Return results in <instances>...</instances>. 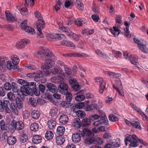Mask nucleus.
Here are the masks:
<instances>
[{"label": "nucleus", "instance_id": "nucleus-1", "mask_svg": "<svg viewBox=\"0 0 148 148\" xmlns=\"http://www.w3.org/2000/svg\"><path fill=\"white\" fill-rule=\"evenodd\" d=\"M34 15L35 17L38 18V21L36 22V28L37 29V35L38 37L42 38L43 37V34L41 30L44 28L45 22L42 19L41 14L38 12H35Z\"/></svg>", "mask_w": 148, "mask_h": 148}, {"label": "nucleus", "instance_id": "nucleus-2", "mask_svg": "<svg viewBox=\"0 0 148 148\" xmlns=\"http://www.w3.org/2000/svg\"><path fill=\"white\" fill-rule=\"evenodd\" d=\"M81 135L82 137H88L84 140L85 144L87 145H90L92 143L94 144L95 137L93 133L90 131L88 129L85 128L83 129L81 132Z\"/></svg>", "mask_w": 148, "mask_h": 148}, {"label": "nucleus", "instance_id": "nucleus-3", "mask_svg": "<svg viewBox=\"0 0 148 148\" xmlns=\"http://www.w3.org/2000/svg\"><path fill=\"white\" fill-rule=\"evenodd\" d=\"M48 58L47 59H43L42 60L45 61V63L42 64L41 67L43 69L48 70L49 68L53 65V62L56 60V57L52 52L48 55Z\"/></svg>", "mask_w": 148, "mask_h": 148}, {"label": "nucleus", "instance_id": "nucleus-4", "mask_svg": "<svg viewBox=\"0 0 148 148\" xmlns=\"http://www.w3.org/2000/svg\"><path fill=\"white\" fill-rule=\"evenodd\" d=\"M142 144L143 143V140H142L138 139L136 136L135 134L132 136L129 135L126 138L125 140V142L126 145H127V142H129L130 143L129 145L130 146L136 147L138 146V141Z\"/></svg>", "mask_w": 148, "mask_h": 148}, {"label": "nucleus", "instance_id": "nucleus-5", "mask_svg": "<svg viewBox=\"0 0 148 148\" xmlns=\"http://www.w3.org/2000/svg\"><path fill=\"white\" fill-rule=\"evenodd\" d=\"M52 52L49 49L45 47H42L38 51L35 52L34 55L35 56L41 59H47L48 58V55L51 54Z\"/></svg>", "mask_w": 148, "mask_h": 148}, {"label": "nucleus", "instance_id": "nucleus-6", "mask_svg": "<svg viewBox=\"0 0 148 148\" xmlns=\"http://www.w3.org/2000/svg\"><path fill=\"white\" fill-rule=\"evenodd\" d=\"M27 77L34 79V81L39 83H43L46 81V79L43 77L41 71L29 73L27 74Z\"/></svg>", "mask_w": 148, "mask_h": 148}, {"label": "nucleus", "instance_id": "nucleus-7", "mask_svg": "<svg viewBox=\"0 0 148 148\" xmlns=\"http://www.w3.org/2000/svg\"><path fill=\"white\" fill-rule=\"evenodd\" d=\"M60 31L65 32L67 36L76 41L79 40V36L73 33L68 27L64 26L61 27L59 28Z\"/></svg>", "mask_w": 148, "mask_h": 148}, {"label": "nucleus", "instance_id": "nucleus-8", "mask_svg": "<svg viewBox=\"0 0 148 148\" xmlns=\"http://www.w3.org/2000/svg\"><path fill=\"white\" fill-rule=\"evenodd\" d=\"M10 125L13 129V130H22L24 128V124L22 121H16L14 119H13L11 121Z\"/></svg>", "mask_w": 148, "mask_h": 148}, {"label": "nucleus", "instance_id": "nucleus-9", "mask_svg": "<svg viewBox=\"0 0 148 148\" xmlns=\"http://www.w3.org/2000/svg\"><path fill=\"white\" fill-rule=\"evenodd\" d=\"M27 21L24 20L21 24V27L22 29L25 30V31L29 34H33L35 33V32L34 28L29 26H27Z\"/></svg>", "mask_w": 148, "mask_h": 148}, {"label": "nucleus", "instance_id": "nucleus-10", "mask_svg": "<svg viewBox=\"0 0 148 148\" xmlns=\"http://www.w3.org/2000/svg\"><path fill=\"white\" fill-rule=\"evenodd\" d=\"M95 79L98 84L100 85L99 92L100 94H102L105 88L106 83L104 81L103 79L101 77H97Z\"/></svg>", "mask_w": 148, "mask_h": 148}, {"label": "nucleus", "instance_id": "nucleus-11", "mask_svg": "<svg viewBox=\"0 0 148 148\" xmlns=\"http://www.w3.org/2000/svg\"><path fill=\"white\" fill-rule=\"evenodd\" d=\"M31 86H23L20 89V91L22 94L24 96H27L28 95L30 94L32 92V88Z\"/></svg>", "mask_w": 148, "mask_h": 148}, {"label": "nucleus", "instance_id": "nucleus-12", "mask_svg": "<svg viewBox=\"0 0 148 148\" xmlns=\"http://www.w3.org/2000/svg\"><path fill=\"white\" fill-rule=\"evenodd\" d=\"M68 85L65 83H61L58 87V89L59 92L62 94L65 95L68 92Z\"/></svg>", "mask_w": 148, "mask_h": 148}, {"label": "nucleus", "instance_id": "nucleus-13", "mask_svg": "<svg viewBox=\"0 0 148 148\" xmlns=\"http://www.w3.org/2000/svg\"><path fill=\"white\" fill-rule=\"evenodd\" d=\"M69 82L74 91H77L79 90V86L75 79L71 78L69 80Z\"/></svg>", "mask_w": 148, "mask_h": 148}, {"label": "nucleus", "instance_id": "nucleus-14", "mask_svg": "<svg viewBox=\"0 0 148 148\" xmlns=\"http://www.w3.org/2000/svg\"><path fill=\"white\" fill-rule=\"evenodd\" d=\"M8 62V58L6 57L0 58V72H3L6 69V63Z\"/></svg>", "mask_w": 148, "mask_h": 148}, {"label": "nucleus", "instance_id": "nucleus-15", "mask_svg": "<svg viewBox=\"0 0 148 148\" xmlns=\"http://www.w3.org/2000/svg\"><path fill=\"white\" fill-rule=\"evenodd\" d=\"M6 18L8 21L13 22L17 20V18L15 15H12L9 11L5 12Z\"/></svg>", "mask_w": 148, "mask_h": 148}, {"label": "nucleus", "instance_id": "nucleus-16", "mask_svg": "<svg viewBox=\"0 0 148 148\" xmlns=\"http://www.w3.org/2000/svg\"><path fill=\"white\" fill-rule=\"evenodd\" d=\"M17 82L23 86H34L36 85V83L35 82H32L29 83L27 81L22 79H18Z\"/></svg>", "mask_w": 148, "mask_h": 148}, {"label": "nucleus", "instance_id": "nucleus-17", "mask_svg": "<svg viewBox=\"0 0 148 148\" xmlns=\"http://www.w3.org/2000/svg\"><path fill=\"white\" fill-rule=\"evenodd\" d=\"M82 131H80L79 133H74L72 135V140L74 143H77L79 142L81 139V132Z\"/></svg>", "mask_w": 148, "mask_h": 148}, {"label": "nucleus", "instance_id": "nucleus-18", "mask_svg": "<svg viewBox=\"0 0 148 148\" xmlns=\"http://www.w3.org/2000/svg\"><path fill=\"white\" fill-rule=\"evenodd\" d=\"M42 140V136L39 135H34L33 136L32 138L33 143L36 144L40 143Z\"/></svg>", "mask_w": 148, "mask_h": 148}, {"label": "nucleus", "instance_id": "nucleus-19", "mask_svg": "<svg viewBox=\"0 0 148 148\" xmlns=\"http://www.w3.org/2000/svg\"><path fill=\"white\" fill-rule=\"evenodd\" d=\"M147 43L145 40L143 41V42L138 47L143 52L145 53H148V49L147 47Z\"/></svg>", "mask_w": 148, "mask_h": 148}, {"label": "nucleus", "instance_id": "nucleus-20", "mask_svg": "<svg viewBox=\"0 0 148 148\" xmlns=\"http://www.w3.org/2000/svg\"><path fill=\"white\" fill-rule=\"evenodd\" d=\"M63 79L64 78L62 77L59 76L53 77L51 79L52 82L57 84L61 83Z\"/></svg>", "mask_w": 148, "mask_h": 148}, {"label": "nucleus", "instance_id": "nucleus-21", "mask_svg": "<svg viewBox=\"0 0 148 148\" xmlns=\"http://www.w3.org/2000/svg\"><path fill=\"white\" fill-rule=\"evenodd\" d=\"M53 74H63V72L61 68L57 65L54 66L53 69L52 71Z\"/></svg>", "mask_w": 148, "mask_h": 148}, {"label": "nucleus", "instance_id": "nucleus-22", "mask_svg": "<svg viewBox=\"0 0 148 148\" xmlns=\"http://www.w3.org/2000/svg\"><path fill=\"white\" fill-rule=\"evenodd\" d=\"M31 116L32 118L34 119H38L40 116V112L36 110H34L31 112Z\"/></svg>", "mask_w": 148, "mask_h": 148}, {"label": "nucleus", "instance_id": "nucleus-23", "mask_svg": "<svg viewBox=\"0 0 148 148\" xmlns=\"http://www.w3.org/2000/svg\"><path fill=\"white\" fill-rule=\"evenodd\" d=\"M7 67L9 70H11L13 69V70H15L16 69L17 67V65L14 64L11 61H8L6 63Z\"/></svg>", "mask_w": 148, "mask_h": 148}, {"label": "nucleus", "instance_id": "nucleus-24", "mask_svg": "<svg viewBox=\"0 0 148 148\" xmlns=\"http://www.w3.org/2000/svg\"><path fill=\"white\" fill-rule=\"evenodd\" d=\"M47 87L48 90L53 93L57 92L58 91V89L56 86L51 83H49L47 84Z\"/></svg>", "mask_w": 148, "mask_h": 148}, {"label": "nucleus", "instance_id": "nucleus-25", "mask_svg": "<svg viewBox=\"0 0 148 148\" xmlns=\"http://www.w3.org/2000/svg\"><path fill=\"white\" fill-rule=\"evenodd\" d=\"M59 120L60 123L64 125L68 122V118L67 115L63 114L60 116Z\"/></svg>", "mask_w": 148, "mask_h": 148}, {"label": "nucleus", "instance_id": "nucleus-26", "mask_svg": "<svg viewBox=\"0 0 148 148\" xmlns=\"http://www.w3.org/2000/svg\"><path fill=\"white\" fill-rule=\"evenodd\" d=\"M86 21V20L84 18H79L75 19V23L76 25L81 26L85 23Z\"/></svg>", "mask_w": 148, "mask_h": 148}, {"label": "nucleus", "instance_id": "nucleus-27", "mask_svg": "<svg viewBox=\"0 0 148 148\" xmlns=\"http://www.w3.org/2000/svg\"><path fill=\"white\" fill-rule=\"evenodd\" d=\"M110 31L115 36H117L119 35L120 30L118 27L113 26L112 28L110 29Z\"/></svg>", "mask_w": 148, "mask_h": 148}, {"label": "nucleus", "instance_id": "nucleus-28", "mask_svg": "<svg viewBox=\"0 0 148 148\" xmlns=\"http://www.w3.org/2000/svg\"><path fill=\"white\" fill-rule=\"evenodd\" d=\"M61 44L63 46H69L73 48L75 47V44L67 40H64L61 42Z\"/></svg>", "mask_w": 148, "mask_h": 148}, {"label": "nucleus", "instance_id": "nucleus-29", "mask_svg": "<svg viewBox=\"0 0 148 148\" xmlns=\"http://www.w3.org/2000/svg\"><path fill=\"white\" fill-rule=\"evenodd\" d=\"M56 142L57 144L59 145H62L65 140V138L62 135H59L56 138Z\"/></svg>", "mask_w": 148, "mask_h": 148}, {"label": "nucleus", "instance_id": "nucleus-30", "mask_svg": "<svg viewBox=\"0 0 148 148\" xmlns=\"http://www.w3.org/2000/svg\"><path fill=\"white\" fill-rule=\"evenodd\" d=\"M56 121L53 119H50L48 121L47 126L48 127L51 129H53L56 126Z\"/></svg>", "mask_w": 148, "mask_h": 148}, {"label": "nucleus", "instance_id": "nucleus-31", "mask_svg": "<svg viewBox=\"0 0 148 148\" xmlns=\"http://www.w3.org/2000/svg\"><path fill=\"white\" fill-rule=\"evenodd\" d=\"M30 130L33 132H36L38 131L39 126L38 124L37 123H32L30 126Z\"/></svg>", "mask_w": 148, "mask_h": 148}, {"label": "nucleus", "instance_id": "nucleus-32", "mask_svg": "<svg viewBox=\"0 0 148 148\" xmlns=\"http://www.w3.org/2000/svg\"><path fill=\"white\" fill-rule=\"evenodd\" d=\"M73 111L76 113L77 116L80 118H82L86 116L85 113L83 111L79 110H76L75 109H73Z\"/></svg>", "mask_w": 148, "mask_h": 148}, {"label": "nucleus", "instance_id": "nucleus-33", "mask_svg": "<svg viewBox=\"0 0 148 148\" xmlns=\"http://www.w3.org/2000/svg\"><path fill=\"white\" fill-rule=\"evenodd\" d=\"M66 56H68L70 57L74 56L77 57H84L85 56L86 54L83 53H69L66 54Z\"/></svg>", "mask_w": 148, "mask_h": 148}, {"label": "nucleus", "instance_id": "nucleus-34", "mask_svg": "<svg viewBox=\"0 0 148 148\" xmlns=\"http://www.w3.org/2000/svg\"><path fill=\"white\" fill-rule=\"evenodd\" d=\"M16 106L18 108L20 109H22L23 106V104L22 101V99L17 97L15 99Z\"/></svg>", "mask_w": 148, "mask_h": 148}, {"label": "nucleus", "instance_id": "nucleus-35", "mask_svg": "<svg viewBox=\"0 0 148 148\" xmlns=\"http://www.w3.org/2000/svg\"><path fill=\"white\" fill-rule=\"evenodd\" d=\"M10 107L11 110L13 113L16 115H18V108L17 106H16L15 104L14 103H11Z\"/></svg>", "mask_w": 148, "mask_h": 148}, {"label": "nucleus", "instance_id": "nucleus-36", "mask_svg": "<svg viewBox=\"0 0 148 148\" xmlns=\"http://www.w3.org/2000/svg\"><path fill=\"white\" fill-rule=\"evenodd\" d=\"M16 139L15 137L13 136H10L8 138L7 142L8 144L10 145H12L16 143Z\"/></svg>", "mask_w": 148, "mask_h": 148}, {"label": "nucleus", "instance_id": "nucleus-37", "mask_svg": "<svg viewBox=\"0 0 148 148\" xmlns=\"http://www.w3.org/2000/svg\"><path fill=\"white\" fill-rule=\"evenodd\" d=\"M65 128L62 126H58L56 130V133L59 135H63L65 132Z\"/></svg>", "mask_w": 148, "mask_h": 148}, {"label": "nucleus", "instance_id": "nucleus-38", "mask_svg": "<svg viewBox=\"0 0 148 148\" xmlns=\"http://www.w3.org/2000/svg\"><path fill=\"white\" fill-rule=\"evenodd\" d=\"M80 119L78 118H75L73 121V125L76 128H79L81 126V122Z\"/></svg>", "mask_w": 148, "mask_h": 148}, {"label": "nucleus", "instance_id": "nucleus-39", "mask_svg": "<svg viewBox=\"0 0 148 148\" xmlns=\"http://www.w3.org/2000/svg\"><path fill=\"white\" fill-rule=\"evenodd\" d=\"M82 92V91H80L75 97V100L77 101H81L84 99L85 97L84 95L81 94Z\"/></svg>", "mask_w": 148, "mask_h": 148}, {"label": "nucleus", "instance_id": "nucleus-40", "mask_svg": "<svg viewBox=\"0 0 148 148\" xmlns=\"http://www.w3.org/2000/svg\"><path fill=\"white\" fill-rule=\"evenodd\" d=\"M100 117V119L99 120L100 121L101 125H107L108 124V121L106 116H101V117Z\"/></svg>", "mask_w": 148, "mask_h": 148}, {"label": "nucleus", "instance_id": "nucleus-41", "mask_svg": "<svg viewBox=\"0 0 148 148\" xmlns=\"http://www.w3.org/2000/svg\"><path fill=\"white\" fill-rule=\"evenodd\" d=\"M90 119L84 118L82 121V124L84 127H87L90 126Z\"/></svg>", "mask_w": 148, "mask_h": 148}, {"label": "nucleus", "instance_id": "nucleus-42", "mask_svg": "<svg viewBox=\"0 0 148 148\" xmlns=\"http://www.w3.org/2000/svg\"><path fill=\"white\" fill-rule=\"evenodd\" d=\"M58 112V111L57 109L55 108L51 110L49 114L51 117L56 119L57 116Z\"/></svg>", "mask_w": 148, "mask_h": 148}, {"label": "nucleus", "instance_id": "nucleus-43", "mask_svg": "<svg viewBox=\"0 0 148 148\" xmlns=\"http://www.w3.org/2000/svg\"><path fill=\"white\" fill-rule=\"evenodd\" d=\"M53 136V134L51 131H47L45 134V138L48 140L52 139Z\"/></svg>", "mask_w": 148, "mask_h": 148}, {"label": "nucleus", "instance_id": "nucleus-44", "mask_svg": "<svg viewBox=\"0 0 148 148\" xmlns=\"http://www.w3.org/2000/svg\"><path fill=\"white\" fill-rule=\"evenodd\" d=\"M45 36L46 38L49 41L56 40L55 34L47 33Z\"/></svg>", "mask_w": 148, "mask_h": 148}, {"label": "nucleus", "instance_id": "nucleus-45", "mask_svg": "<svg viewBox=\"0 0 148 148\" xmlns=\"http://www.w3.org/2000/svg\"><path fill=\"white\" fill-rule=\"evenodd\" d=\"M131 63L134 65H137L138 64V59L136 57L131 55L129 57Z\"/></svg>", "mask_w": 148, "mask_h": 148}, {"label": "nucleus", "instance_id": "nucleus-46", "mask_svg": "<svg viewBox=\"0 0 148 148\" xmlns=\"http://www.w3.org/2000/svg\"><path fill=\"white\" fill-rule=\"evenodd\" d=\"M28 139L27 135L26 134L23 133L21 136L20 138V141L22 143H24L27 141Z\"/></svg>", "mask_w": 148, "mask_h": 148}, {"label": "nucleus", "instance_id": "nucleus-47", "mask_svg": "<svg viewBox=\"0 0 148 148\" xmlns=\"http://www.w3.org/2000/svg\"><path fill=\"white\" fill-rule=\"evenodd\" d=\"M12 89L14 92H18L19 91V88L17 86V84L14 82L12 83Z\"/></svg>", "mask_w": 148, "mask_h": 148}, {"label": "nucleus", "instance_id": "nucleus-48", "mask_svg": "<svg viewBox=\"0 0 148 148\" xmlns=\"http://www.w3.org/2000/svg\"><path fill=\"white\" fill-rule=\"evenodd\" d=\"M4 109L5 110L6 112L7 113H10L11 110L8 106L10 104L9 101L6 100H4Z\"/></svg>", "mask_w": 148, "mask_h": 148}, {"label": "nucleus", "instance_id": "nucleus-49", "mask_svg": "<svg viewBox=\"0 0 148 148\" xmlns=\"http://www.w3.org/2000/svg\"><path fill=\"white\" fill-rule=\"evenodd\" d=\"M0 128L1 130H7L8 129L7 125L5 124L4 121L3 120H1V121H0Z\"/></svg>", "mask_w": 148, "mask_h": 148}, {"label": "nucleus", "instance_id": "nucleus-50", "mask_svg": "<svg viewBox=\"0 0 148 148\" xmlns=\"http://www.w3.org/2000/svg\"><path fill=\"white\" fill-rule=\"evenodd\" d=\"M11 59L12 60V62L17 65L19 63V59L16 55H12L11 56Z\"/></svg>", "mask_w": 148, "mask_h": 148}, {"label": "nucleus", "instance_id": "nucleus-51", "mask_svg": "<svg viewBox=\"0 0 148 148\" xmlns=\"http://www.w3.org/2000/svg\"><path fill=\"white\" fill-rule=\"evenodd\" d=\"M7 97L9 100L11 101H13L15 99L14 94L12 92H8L7 94Z\"/></svg>", "mask_w": 148, "mask_h": 148}, {"label": "nucleus", "instance_id": "nucleus-52", "mask_svg": "<svg viewBox=\"0 0 148 148\" xmlns=\"http://www.w3.org/2000/svg\"><path fill=\"white\" fill-rule=\"evenodd\" d=\"M103 139L99 137H97L95 138V140H94V144L97 145H101L103 143Z\"/></svg>", "mask_w": 148, "mask_h": 148}, {"label": "nucleus", "instance_id": "nucleus-53", "mask_svg": "<svg viewBox=\"0 0 148 148\" xmlns=\"http://www.w3.org/2000/svg\"><path fill=\"white\" fill-rule=\"evenodd\" d=\"M131 127H133L136 129H138L139 130L141 129V127L140 123L137 121H134L132 123Z\"/></svg>", "mask_w": 148, "mask_h": 148}, {"label": "nucleus", "instance_id": "nucleus-54", "mask_svg": "<svg viewBox=\"0 0 148 148\" xmlns=\"http://www.w3.org/2000/svg\"><path fill=\"white\" fill-rule=\"evenodd\" d=\"M56 40L58 39H65L66 38L65 36L63 34H55Z\"/></svg>", "mask_w": 148, "mask_h": 148}, {"label": "nucleus", "instance_id": "nucleus-55", "mask_svg": "<svg viewBox=\"0 0 148 148\" xmlns=\"http://www.w3.org/2000/svg\"><path fill=\"white\" fill-rule=\"evenodd\" d=\"M84 106V104L83 102H79L76 103L73 106L74 107V109H81Z\"/></svg>", "mask_w": 148, "mask_h": 148}, {"label": "nucleus", "instance_id": "nucleus-56", "mask_svg": "<svg viewBox=\"0 0 148 148\" xmlns=\"http://www.w3.org/2000/svg\"><path fill=\"white\" fill-rule=\"evenodd\" d=\"M24 41L23 40L17 42L16 45V48H23L24 47Z\"/></svg>", "mask_w": 148, "mask_h": 148}, {"label": "nucleus", "instance_id": "nucleus-57", "mask_svg": "<svg viewBox=\"0 0 148 148\" xmlns=\"http://www.w3.org/2000/svg\"><path fill=\"white\" fill-rule=\"evenodd\" d=\"M36 84L32 87V92H34L36 96H38L40 94V91L36 88Z\"/></svg>", "mask_w": 148, "mask_h": 148}, {"label": "nucleus", "instance_id": "nucleus-58", "mask_svg": "<svg viewBox=\"0 0 148 148\" xmlns=\"http://www.w3.org/2000/svg\"><path fill=\"white\" fill-rule=\"evenodd\" d=\"M61 1V0H57L56 1V4L54 7L55 10L57 11L60 9V6L62 4Z\"/></svg>", "mask_w": 148, "mask_h": 148}, {"label": "nucleus", "instance_id": "nucleus-59", "mask_svg": "<svg viewBox=\"0 0 148 148\" xmlns=\"http://www.w3.org/2000/svg\"><path fill=\"white\" fill-rule=\"evenodd\" d=\"M3 88L6 90H10L12 89V84L8 82H6L4 84Z\"/></svg>", "mask_w": 148, "mask_h": 148}, {"label": "nucleus", "instance_id": "nucleus-60", "mask_svg": "<svg viewBox=\"0 0 148 148\" xmlns=\"http://www.w3.org/2000/svg\"><path fill=\"white\" fill-rule=\"evenodd\" d=\"M65 95V97L66 100L67 102H70L72 99V96L71 93L68 92L66 93Z\"/></svg>", "mask_w": 148, "mask_h": 148}, {"label": "nucleus", "instance_id": "nucleus-61", "mask_svg": "<svg viewBox=\"0 0 148 148\" xmlns=\"http://www.w3.org/2000/svg\"><path fill=\"white\" fill-rule=\"evenodd\" d=\"M142 82L148 88V79L145 77H142L141 79Z\"/></svg>", "mask_w": 148, "mask_h": 148}, {"label": "nucleus", "instance_id": "nucleus-62", "mask_svg": "<svg viewBox=\"0 0 148 148\" xmlns=\"http://www.w3.org/2000/svg\"><path fill=\"white\" fill-rule=\"evenodd\" d=\"M109 120L115 122L118 120V118L113 114H110L109 117Z\"/></svg>", "mask_w": 148, "mask_h": 148}, {"label": "nucleus", "instance_id": "nucleus-63", "mask_svg": "<svg viewBox=\"0 0 148 148\" xmlns=\"http://www.w3.org/2000/svg\"><path fill=\"white\" fill-rule=\"evenodd\" d=\"M95 52L98 55L100 56H101L105 57L106 58H107L108 57V56L105 53H103L101 51L97 49L96 50Z\"/></svg>", "mask_w": 148, "mask_h": 148}, {"label": "nucleus", "instance_id": "nucleus-64", "mask_svg": "<svg viewBox=\"0 0 148 148\" xmlns=\"http://www.w3.org/2000/svg\"><path fill=\"white\" fill-rule=\"evenodd\" d=\"M103 106V104L100 100H99V101L97 103L96 105L95 108L96 110H99Z\"/></svg>", "mask_w": 148, "mask_h": 148}]
</instances>
